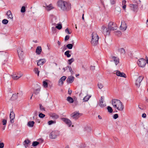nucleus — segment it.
Here are the masks:
<instances>
[{"mask_svg": "<svg viewBox=\"0 0 148 148\" xmlns=\"http://www.w3.org/2000/svg\"><path fill=\"white\" fill-rule=\"evenodd\" d=\"M56 28L58 29H60L62 28V26L61 24H58V25L56 27Z\"/></svg>", "mask_w": 148, "mask_h": 148, "instance_id": "nucleus-45", "label": "nucleus"}, {"mask_svg": "<svg viewBox=\"0 0 148 148\" xmlns=\"http://www.w3.org/2000/svg\"><path fill=\"white\" fill-rule=\"evenodd\" d=\"M112 58L116 65H117L119 63V59L118 57L115 56H112Z\"/></svg>", "mask_w": 148, "mask_h": 148, "instance_id": "nucleus-18", "label": "nucleus"}, {"mask_svg": "<svg viewBox=\"0 0 148 148\" xmlns=\"http://www.w3.org/2000/svg\"><path fill=\"white\" fill-rule=\"evenodd\" d=\"M107 109L108 112L110 113H111L113 112V110L112 109L110 106H108L107 107Z\"/></svg>", "mask_w": 148, "mask_h": 148, "instance_id": "nucleus-35", "label": "nucleus"}, {"mask_svg": "<svg viewBox=\"0 0 148 148\" xmlns=\"http://www.w3.org/2000/svg\"><path fill=\"white\" fill-rule=\"evenodd\" d=\"M34 124V122L33 121H29L27 123V125L28 126L30 127H32Z\"/></svg>", "mask_w": 148, "mask_h": 148, "instance_id": "nucleus-25", "label": "nucleus"}, {"mask_svg": "<svg viewBox=\"0 0 148 148\" xmlns=\"http://www.w3.org/2000/svg\"><path fill=\"white\" fill-rule=\"evenodd\" d=\"M92 37L91 43L93 46L96 45L98 43V36L96 33L94 32L92 34Z\"/></svg>", "mask_w": 148, "mask_h": 148, "instance_id": "nucleus-3", "label": "nucleus"}, {"mask_svg": "<svg viewBox=\"0 0 148 148\" xmlns=\"http://www.w3.org/2000/svg\"><path fill=\"white\" fill-rule=\"evenodd\" d=\"M40 87L38 88L35 89L34 92V93L36 95H38L39 94L40 91Z\"/></svg>", "mask_w": 148, "mask_h": 148, "instance_id": "nucleus-29", "label": "nucleus"}, {"mask_svg": "<svg viewBox=\"0 0 148 148\" xmlns=\"http://www.w3.org/2000/svg\"><path fill=\"white\" fill-rule=\"evenodd\" d=\"M7 121L5 119H3L2 121L3 125H6Z\"/></svg>", "mask_w": 148, "mask_h": 148, "instance_id": "nucleus-44", "label": "nucleus"}, {"mask_svg": "<svg viewBox=\"0 0 148 148\" xmlns=\"http://www.w3.org/2000/svg\"><path fill=\"white\" fill-rule=\"evenodd\" d=\"M39 144V142L37 141L33 142L32 143V146L34 147H35L37 146Z\"/></svg>", "mask_w": 148, "mask_h": 148, "instance_id": "nucleus-39", "label": "nucleus"}, {"mask_svg": "<svg viewBox=\"0 0 148 148\" xmlns=\"http://www.w3.org/2000/svg\"><path fill=\"white\" fill-rule=\"evenodd\" d=\"M81 115V114L77 112H74L71 114V117L75 120L78 119Z\"/></svg>", "mask_w": 148, "mask_h": 148, "instance_id": "nucleus-11", "label": "nucleus"}, {"mask_svg": "<svg viewBox=\"0 0 148 148\" xmlns=\"http://www.w3.org/2000/svg\"><path fill=\"white\" fill-rule=\"evenodd\" d=\"M119 117V115H118V114H114V115H113V118L114 119H117V118H118Z\"/></svg>", "mask_w": 148, "mask_h": 148, "instance_id": "nucleus-47", "label": "nucleus"}, {"mask_svg": "<svg viewBox=\"0 0 148 148\" xmlns=\"http://www.w3.org/2000/svg\"><path fill=\"white\" fill-rule=\"evenodd\" d=\"M48 84L46 81L43 82V86L45 88H47L48 87Z\"/></svg>", "mask_w": 148, "mask_h": 148, "instance_id": "nucleus-31", "label": "nucleus"}, {"mask_svg": "<svg viewBox=\"0 0 148 148\" xmlns=\"http://www.w3.org/2000/svg\"><path fill=\"white\" fill-rule=\"evenodd\" d=\"M119 51L121 53V54L124 55L125 53V51L124 49L123 48H121L119 50Z\"/></svg>", "mask_w": 148, "mask_h": 148, "instance_id": "nucleus-28", "label": "nucleus"}, {"mask_svg": "<svg viewBox=\"0 0 148 148\" xmlns=\"http://www.w3.org/2000/svg\"><path fill=\"white\" fill-rule=\"evenodd\" d=\"M4 146V144L3 143H0V148H3Z\"/></svg>", "mask_w": 148, "mask_h": 148, "instance_id": "nucleus-53", "label": "nucleus"}, {"mask_svg": "<svg viewBox=\"0 0 148 148\" xmlns=\"http://www.w3.org/2000/svg\"><path fill=\"white\" fill-rule=\"evenodd\" d=\"M116 75L118 76L124 77H126V75L125 73L123 72H121L119 71H117L116 72Z\"/></svg>", "mask_w": 148, "mask_h": 148, "instance_id": "nucleus-15", "label": "nucleus"}, {"mask_svg": "<svg viewBox=\"0 0 148 148\" xmlns=\"http://www.w3.org/2000/svg\"><path fill=\"white\" fill-rule=\"evenodd\" d=\"M127 27V26L125 23L124 22H122L120 27L121 29L123 30H125L126 29Z\"/></svg>", "mask_w": 148, "mask_h": 148, "instance_id": "nucleus-16", "label": "nucleus"}, {"mask_svg": "<svg viewBox=\"0 0 148 148\" xmlns=\"http://www.w3.org/2000/svg\"><path fill=\"white\" fill-rule=\"evenodd\" d=\"M10 117L11 123H13L14 122V120L15 118V114L13 111L10 112Z\"/></svg>", "mask_w": 148, "mask_h": 148, "instance_id": "nucleus-14", "label": "nucleus"}, {"mask_svg": "<svg viewBox=\"0 0 148 148\" xmlns=\"http://www.w3.org/2000/svg\"><path fill=\"white\" fill-rule=\"evenodd\" d=\"M90 69L92 70H94L95 69V66H92L90 67Z\"/></svg>", "mask_w": 148, "mask_h": 148, "instance_id": "nucleus-59", "label": "nucleus"}, {"mask_svg": "<svg viewBox=\"0 0 148 148\" xmlns=\"http://www.w3.org/2000/svg\"><path fill=\"white\" fill-rule=\"evenodd\" d=\"M62 120L64 121L69 127H70L72 125L71 121L68 119L63 118H62Z\"/></svg>", "mask_w": 148, "mask_h": 148, "instance_id": "nucleus-12", "label": "nucleus"}, {"mask_svg": "<svg viewBox=\"0 0 148 148\" xmlns=\"http://www.w3.org/2000/svg\"><path fill=\"white\" fill-rule=\"evenodd\" d=\"M25 11V7L23 6L21 8V12L22 13H24Z\"/></svg>", "mask_w": 148, "mask_h": 148, "instance_id": "nucleus-43", "label": "nucleus"}, {"mask_svg": "<svg viewBox=\"0 0 148 148\" xmlns=\"http://www.w3.org/2000/svg\"><path fill=\"white\" fill-rule=\"evenodd\" d=\"M58 44L59 46H60V45L61 43L59 41H58Z\"/></svg>", "mask_w": 148, "mask_h": 148, "instance_id": "nucleus-60", "label": "nucleus"}, {"mask_svg": "<svg viewBox=\"0 0 148 148\" xmlns=\"http://www.w3.org/2000/svg\"><path fill=\"white\" fill-rule=\"evenodd\" d=\"M66 79V77L65 76H63L60 78L59 82V85H62L63 84V81L65 80Z\"/></svg>", "mask_w": 148, "mask_h": 148, "instance_id": "nucleus-20", "label": "nucleus"}, {"mask_svg": "<svg viewBox=\"0 0 148 148\" xmlns=\"http://www.w3.org/2000/svg\"><path fill=\"white\" fill-rule=\"evenodd\" d=\"M45 116V115L42 113H40L39 114V116L40 118H43Z\"/></svg>", "mask_w": 148, "mask_h": 148, "instance_id": "nucleus-46", "label": "nucleus"}, {"mask_svg": "<svg viewBox=\"0 0 148 148\" xmlns=\"http://www.w3.org/2000/svg\"><path fill=\"white\" fill-rule=\"evenodd\" d=\"M66 69H67L69 68V70L71 74L73 73V71H72V69L70 66H67V67H66Z\"/></svg>", "mask_w": 148, "mask_h": 148, "instance_id": "nucleus-37", "label": "nucleus"}, {"mask_svg": "<svg viewBox=\"0 0 148 148\" xmlns=\"http://www.w3.org/2000/svg\"><path fill=\"white\" fill-rule=\"evenodd\" d=\"M108 29L110 31H114L117 29V26L116 24L114 23L113 22H110L109 23L108 26Z\"/></svg>", "mask_w": 148, "mask_h": 148, "instance_id": "nucleus-4", "label": "nucleus"}, {"mask_svg": "<svg viewBox=\"0 0 148 148\" xmlns=\"http://www.w3.org/2000/svg\"><path fill=\"white\" fill-rule=\"evenodd\" d=\"M34 71L37 74L38 76L40 71L38 70V69L37 68H35L34 69Z\"/></svg>", "mask_w": 148, "mask_h": 148, "instance_id": "nucleus-33", "label": "nucleus"}, {"mask_svg": "<svg viewBox=\"0 0 148 148\" xmlns=\"http://www.w3.org/2000/svg\"><path fill=\"white\" fill-rule=\"evenodd\" d=\"M42 49L40 46L38 47L36 49V52L37 54L39 55L41 53Z\"/></svg>", "mask_w": 148, "mask_h": 148, "instance_id": "nucleus-23", "label": "nucleus"}, {"mask_svg": "<svg viewBox=\"0 0 148 148\" xmlns=\"http://www.w3.org/2000/svg\"><path fill=\"white\" fill-rule=\"evenodd\" d=\"M57 4L58 7L64 11H68L71 9V4L69 2L60 0Z\"/></svg>", "mask_w": 148, "mask_h": 148, "instance_id": "nucleus-1", "label": "nucleus"}, {"mask_svg": "<svg viewBox=\"0 0 148 148\" xmlns=\"http://www.w3.org/2000/svg\"><path fill=\"white\" fill-rule=\"evenodd\" d=\"M116 33L117 35H121V32L120 31H118Z\"/></svg>", "mask_w": 148, "mask_h": 148, "instance_id": "nucleus-55", "label": "nucleus"}, {"mask_svg": "<svg viewBox=\"0 0 148 148\" xmlns=\"http://www.w3.org/2000/svg\"><path fill=\"white\" fill-rule=\"evenodd\" d=\"M98 87L100 89H101L103 87V85L101 83H99L98 84Z\"/></svg>", "mask_w": 148, "mask_h": 148, "instance_id": "nucleus-42", "label": "nucleus"}, {"mask_svg": "<svg viewBox=\"0 0 148 148\" xmlns=\"http://www.w3.org/2000/svg\"><path fill=\"white\" fill-rule=\"evenodd\" d=\"M129 6L131 10L134 12H137L138 10V5L137 4H130Z\"/></svg>", "mask_w": 148, "mask_h": 148, "instance_id": "nucleus-8", "label": "nucleus"}, {"mask_svg": "<svg viewBox=\"0 0 148 148\" xmlns=\"http://www.w3.org/2000/svg\"><path fill=\"white\" fill-rule=\"evenodd\" d=\"M59 132L58 131H54L52 132L49 135V137L51 139L56 138L57 136L59 135Z\"/></svg>", "mask_w": 148, "mask_h": 148, "instance_id": "nucleus-5", "label": "nucleus"}, {"mask_svg": "<svg viewBox=\"0 0 148 148\" xmlns=\"http://www.w3.org/2000/svg\"><path fill=\"white\" fill-rule=\"evenodd\" d=\"M30 142V141L29 140H25L24 141V143L26 144H28Z\"/></svg>", "mask_w": 148, "mask_h": 148, "instance_id": "nucleus-49", "label": "nucleus"}, {"mask_svg": "<svg viewBox=\"0 0 148 148\" xmlns=\"http://www.w3.org/2000/svg\"><path fill=\"white\" fill-rule=\"evenodd\" d=\"M65 31L66 32H67L68 33V34H70L71 33L70 32L69 29H68V28H66L65 29Z\"/></svg>", "mask_w": 148, "mask_h": 148, "instance_id": "nucleus-52", "label": "nucleus"}, {"mask_svg": "<svg viewBox=\"0 0 148 148\" xmlns=\"http://www.w3.org/2000/svg\"><path fill=\"white\" fill-rule=\"evenodd\" d=\"M51 116L53 119H57L59 117V115L55 113H53L51 115Z\"/></svg>", "mask_w": 148, "mask_h": 148, "instance_id": "nucleus-24", "label": "nucleus"}, {"mask_svg": "<svg viewBox=\"0 0 148 148\" xmlns=\"http://www.w3.org/2000/svg\"><path fill=\"white\" fill-rule=\"evenodd\" d=\"M6 15L8 16V19L10 18L12 20H13V16L12 14V12L10 10H9L7 12Z\"/></svg>", "mask_w": 148, "mask_h": 148, "instance_id": "nucleus-17", "label": "nucleus"}, {"mask_svg": "<svg viewBox=\"0 0 148 148\" xmlns=\"http://www.w3.org/2000/svg\"><path fill=\"white\" fill-rule=\"evenodd\" d=\"M17 51L19 57H20L22 56L24 54V52L22 48L21 47L18 48Z\"/></svg>", "mask_w": 148, "mask_h": 148, "instance_id": "nucleus-13", "label": "nucleus"}, {"mask_svg": "<svg viewBox=\"0 0 148 148\" xmlns=\"http://www.w3.org/2000/svg\"><path fill=\"white\" fill-rule=\"evenodd\" d=\"M46 62L45 59H40L38 60L37 63V65L38 66H40L43 65Z\"/></svg>", "mask_w": 148, "mask_h": 148, "instance_id": "nucleus-21", "label": "nucleus"}, {"mask_svg": "<svg viewBox=\"0 0 148 148\" xmlns=\"http://www.w3.org/2000/svg\"><path fill=\"white\" fill-rule=\"evenodd\" d=\"M63 50V49L64 50H65L66 49V46H65V45L62 48Z\"/></svg>", "mask_w": 148, "mask_h": 148, "instance_id": "nucleus-61", "label": "nucleus"}, {"mask_svg": "<svg viewBox=\"0 0 148 148\" xmlns=\"http://www.w3.org/2000/svg\"><path fill=\"white\" fill-rule=\"evenodd\" d=\"M72 90H70L69 89L68 91V94L70 95H71L72 93Z\"/></svg>", "mask_w": 148, "mask_h": 148, "instance_id": "nucleus-57", "label": "nucleus"}, {"mask_svg": "<svg viewBox=\"0 0 148 148\" xmlns=\"http://www.w3.org/2000/svg\"><path fill=\"white\" fill-rule=\"evenodd\" d=\"M74 77L72 76H69L67 79L66 81L67 83H71L73 82L74 80Z\"/></svg>", "mask_w": 148, "mask_h": 148, "instance_id": "nucleus-19", "label": "nucleus"}, {"mask_svg": "<svg viewBox=\"0 0 148 148\" xmlns=\"http://www.w3.org/2000/svg\"><path fill=\"white\" fill-rule=\"evenodd\" d=\"M66 47L69 49H71L73 47V45L71 44H67Z\"/></svg>", "mask_w": 148, "mask_h": 148, "instance_id": "nucleus-36", "label": "nucleus"}, {"mask_svg": "<svg viewBox=\"0 0 148 148\" xmlns=\"http://www.w3.org/2000/svg\"><path fill=\"white\" fill-rule=\"evenodd\" d=\"M69 35H66L65 36V39H64V40L65 41H66L68 40L69 38Z\"/></svg>", "mask_w": 148, "mask_h": 148, "instance_id": "nucleus-48", "label": "nucleus"}, {"mask_svg": "<svg viewBox=\"0 0 148 148\" xmlns=\"http://www.w3.org/2000/svg\"><path fill=\"white\" fill-rule=\"evenodd\" d=\"M74 61V59L73 58L68 60V63L69 65H71V63Z\"/></svg>", "mask_w": 148, "mask_h": 148, "instance_id": "nucleus-34", "label": "nucleus"}, {"mask_svg": "<svg viewBox=\"0 0 148 148\" xmlns=\"http://www.w3.org/2000/svg\"><path fill=\"white\" fill-rule=\"evenodd\" d=\"M15 97L16 98V97H17L16 95L15 94H13L12 97Z\"/></svg>", "mask_w": 148, "mask_h": 148, "instance_id": "nucleus-62", "label": "nucleus"}, {"mask_svg": "<svg viewBox=\"0 0 148 148\" xmlns=\"http://www.w3.org/2000/svg\"><path fill=\"white\" fill-rule=\"evenodd\" d=\"M8 22V21L6 19H4L2 21V23L4 24H7Z\"/></svg>", "mask_w": 148, "mask_h": 148, "instance_id": "nucleus-41", "label": "nucleus"}, {"mask_svg": "<svg viewBox=\"0 0 148 148\" xmlns=\"http://www.w3.org/2000/svg\"><path fill=\"white\" fill-rule=\"evenodd\" d=\"M142 116L143 118H145L146 117V114L145 113L143 114Z\"/></svg>", "mask_w": 148, "mask_h": 148, "instance_id": "nucleus-56", "label": "nucleus"}, {"mask_svg": "<svg viewBox=\"0 0 148 148\" xmlns=\"http://www.w3.org/2000/svg\"><path fill=\"white\" fill-rule=\"evenodd\" d=\"M90 97V96H85L83 98V100L84 101H88Z\"/></svg>", "mask_w": 148, "mask_h": 148, "instance_id": "nucleus-32", "label": "nucleus"}, {"mask_svg": "<svg viewBox=\"0 0 148 148\" xmlns=\"http://www.w3.org/2000/svg\"><path fill=\"white\" fill-rule=\"evenodd\" d=\"M98 117L100 119H102L101 117L99 115L98 116Z\"/></svg>", "mask_w": 148, "mask_h": 148, "instance_id": "nucleus-63", "label": "nucleus"}, {"mask_svg": "<svg viewBox=\"0 0 148 148\" xmlns=\"http://www.w3.org/2000/svg\"><path fill=\"white\" fill-rule=\"evenodd\" d=\"M52 30L53 33H55L56 32V27H52Z\"/></svg>", "mask_w": 148, "mask_h": 148, "instance_id": "nucleus-50", "label": "nucleus"}, {"mask_svg": "<svg viewBox=\"0 0 148 148\" xmlns=\"http://www.w3.org/2000/svg\"><path fill=\"white\" fill-rule=\"evenodd\" d=\"M111 3L112 4H114L115 3V0H110Z\"/></svg>", "mask_w": 148, "mask_h": 148, "instance_id": "nucleus-54", "label": "nucleus"}, {"mask_svg": "<svg viewBox=\"0 0 148 148\" xmlns=\"http://www.w3.org/2000/svg\"><path fill=\"white\" fill-rule=\"evenodd\" d=\"M23 75L21 73H14L12 75V78L14 80H17L20 78Z\"/></svg>", "mask_w": 148, "mask_h": 148, "instance_id": "nucleus-10", "label": "nucleus"}, {"mask_svg": "<svg viewBox=\"0 0 148 148\" xmlns=\"http://www.w3.org/2000/svg\"><path fill=\"white\" fill-rule=\"evenodd\" d=\"M40 106V110L42 111H45V108L41 104H39Z\"/></svg>", "mask_w": 148, "mask_h": 148, "instance_id": "nucleus-38", "label": "nucleus"}, {"mask_svg": "<svg viewBox=\"0 0 148 148\" xmlns=\"http://www.w3.org/2000/svg\"><path fill=\"white\" fill-rule=\"evenodd\" d=\"M143 78V77L142 76H140L137 79L135 83V85L136 86L137 88H139L140 84V83Z\"/></svg>", "mask_w": 148, "mask_h": 148, "instance_id": "nucleus-9", "label": "nucleus"}, {"mask_svg": "<svg viewBox=\"0 0 148 148\" xmlns=\"http://www.w3.org/2000/svg\"><path fill=\"white\" fill-rule=\"evenodd\" d=\"M104 99L102 97H101V100L99 103V106L101 107H104L106 106L105 103L103 102Z\"/></svg>", "mask_w": 148, "mask_h": 148, "instance_id": "nucleus-22", "label": "nucleus"}, {"mask_svg": "<svg viewBox=\"0 0 148 148\" xmlns=\"http://www.w3.org/2000/svg\"><path fill=\"white\" fill-rule=\"evenodd\" d=\"M126 1L125 0H123L122 1V5H126Z\"/></svg>", "mask_w": 148, "mask_h": 148, "instance_id": "nucleus-51", "label": "nucleus"}, {"mask_svg": "<svg viewBox=\"0 0 148 148\" xmlns=\"http://www.w3.org/2000/svg\"><path fill=\"white\" fill-rule=\"evenodd\" d=\"M63 69L64 70V71H65L66 70V68H63Z\"/></svg>", "mask_w": 148, "mask_h": 148, "instance_id": "nucleus-64", "label": "nucleus"}, {"mask_svg": "<svg viewBox=\"0 0 148 148\" xmlns=\"http://www.w3.org/2000/svg\"><path fill=\"white\" fill-rule=\"evenodd\" d=\"M54 8L52 7L51 4L49 5H48L47 6L46 9L48 11H50Z\"/></svg>", "mask_w": 148, "mask_h": 148, "instance_id": "nucleus-27", "label": "nucleus"}, {"mask_svg": "<svg viewBox=\"0 0 148 148\" xmlns=\"http://www.w3.org/2000/svg\"><path fill=\"white\" fill-rule=\"evenodd\" d=\"M56 123V121L50 120L48 122V123L49 125H50L52 124L55 123Z\"/></svg>", "mask_w": 148, "mask_h": 148, "instance_id": "nucleus-40", "label": "nucleus"}, {"mask_svg": "<svg viewBox=\"0 0 148 148\" xmlns=\"http://www.w3.org/2000/svg\"><path fill=\"white\" fill-rule=\"evenodd\" d=\"M112 104L113 107L119 111L123 110L124 106L122 103L119 100L114 99L112 100Z\"/></svg>", "mask_w": 148, "mask_h": 148, "instance_id": "nucleus-2", "label": "nucleus"}, {"mask_svg": "<svg viewBox=\"0 0 148 148\" xmlns=\"http://www.w3.org/2000/svg\"><path fill=\"white\" fill-rule=\"evenodd\" d=\"M66 100L70 103H72L74 102V100L73 98L70 97H67Z\"/></svg>", "mask_w": 148, "mask_h": 148, "instance_id": "nucleus-26", "label": "nucleus"}, {"mask_svg": "<svg viewBox=\"0 0 148 148\" xmlns=\"http://www.w3.org/2000/svg\"><path fill=\"white\" fill-rule=\"evenodd\" d=\"M70 52V51L68 50L65 52L64 53V55L66 56L68 58H69L71 56V55L69 54Z\"/></svg>", "mask_w": 148, "mask_h": 148, "instance_id": "nucleus-30", "label": "nucleus"}, {"mask_svg": "<svg viewBox=\"0 0 148 148\" xmlns=\"http://www.w3.org/2000/svg\"><path fill=\"white\" fill-rule=\"evenodd\" d=\"M146 60L143 58H141L138 61L137 64L139 66L144 67L146 65Z\"/></svg>", "mask_w": 148, "mask_h": 148, "instance_id": "nucleus-6", "label": "nucleus"}, {"mask_svg": "<svg viewBox=\"0 0 148 148\" xmlns=\"http://www.w3.org/2000/svg\"><path fill=\"white\" fill-rule=\"evenodd\" d=\"M101 29L102 30V33L105 35H109L110 31L106 27L103 26L101 27Z\"/></svg>", "mask_w": 148, "mask_h": 148, "instance_id": "nucleus-7", "label": "nucleus"}, {"mask_svg": "<svg viewBox=\"0 0 148 148\" xmlns=\"http://www.w3.org/2000/svg\"><path fill=\"white\" fill-rule=\"evenodd\" d=\"M126 5H123L122 8H123V9L124 10H125V9H126Z\"/></svg>", "mask_w": 148, "mask_h": 148, "instance_id": "nucleus-58", "label": "nucleus"}]
</instances>
